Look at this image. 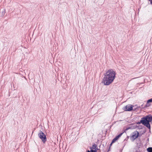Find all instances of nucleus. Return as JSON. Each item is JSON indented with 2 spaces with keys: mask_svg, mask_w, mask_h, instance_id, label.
<instances>
[{
  "mask_svg": "<svg viewBox=\"0 0 152 152\" xmlns=\"http://www.w3.org/2000/svg\"><path fill=\"white\" fill-rule=\"evenodd\" d=\"M27 39H28H28H28V38Z\"/></svg>",
  "mask_w": 152,
  "mask_h": 152,
  "instance_id": "33",
  "label": "nucleus"
},
{
  "mask_svg": "<svg viewBox=\"0 0 152 152\" xmlns=\"http://www.w3.org/2000/svg\"><path fill=\"white\" fill-rule=\"evenodd\" d=\"M136 133H137V134H138V136H139V137H140L143 134H142V133H140L139 132H138V131H136Z\"/></svg>",
  "mask_w": 152,
  "mask_h": 152,
  "instance_id": "14",
  "label": "nucleus"
},
{
  "mask_svg": "<svg viewBox=\"0 0 152 152\" xmlns=\"http://www.w3.org/2000/svg\"><path fill=\"white\" fill-rule=\"evenodd\" d=\"M31 38H30V41H31Z\"/></svg>",
  "mask_w": 152,
  "mask_h": 152,
  "instance_id": "30",
  "label": "nucleus"
},
{
  "mask_svg": "<svg viewBox=\"0 0 152 152\" xmlns=\"http://www.w3.org/2000/svg\"><path fill=\"white\" fill-rule=\"evenodd\" d=\"M121 136L119 134H118L112 140L115 143L119 139Z\"/></svg>",
  "mask_w": 152,
  "mask_h": 152,
  "instance_id": "10",
  "label": "nucleus"
},
{
  "mask_svg": "<svg viewBox=\"0 0 152 152\" xmlns=\"http://www.w3.org/2000/svg\"><path fill=\"white\" fill-rule=\"evenodd\" d=\"M136 132V131L132 133L129 136L130 139L132 142H134L136 139H137L139 137L138 134H137Z\"/></svg>",
  "mask_w": 152,
  "mask_h": 152,
  "instance_id": "6",
  "label": "nucleus"
},
{
  "mask_svg": "<svg viewBox=\"0 0 152 152\" xmlns=\"http://www.w3.org/2000/svg\"><path fill=\"white\" fill-rule=\"evenodd\" d=\"M90 150L87 149L86 152H97V151L99 150L97 147V144L95 143L93 144L92 146L90 147Z\"/></svg>",
  "mask_w": 152,
  "mask_h": 152,
  "instance_id": "5",
  "label": "nucleus"
},
{
  "mask_svg": "<svg viewBox=\"0 0 152 152\" xmlns=\"http://www.w3.org/2000/svg\"><path fill=\"white\" fill-rule=\"evenodd\" d=\"M147 151L148 152H152V147H149L147 149Z\"/></svg>",
  "mask_w": 152,
  "mask_h": 152,
  "instance_id": "13",
  "label": "nucleus"
},
{
  "mask_svg": "<svg viewBox=\"0 0 152 152\" xmlns=\"http://www.w3.org/2000/svg\"><path fill=\"white\" fill-rule=\"evenodd\" d=\"M103 74L102 83L105 86H109L114 81L116 77V73L113 69L107 70Z\"/></svg>",
  "mask_w": 152,
  "mask_h": 152,
  "instance_id": "1",
  "label": "nucleus"
},
{
  "mask_svg": "<svg viewBox=\"0 0 152 152\" xmlns=\"http://www.w3.org/2000/svg\"><path fill=\"white\" fill-rule=\"evenodd\" d=\"M129 136H127L126 138L124 139V141H127L129 138Z\"/></svg>",
  "mask_w": 152,
  "mask_h": 152,
  "instance_id": "19",
  "label": "nucleus"
},
{
  "mask_svg": "<svg viewBox=\"0 0 152 152\" xmlns=\"http://www.w3.org/2000/svg\"><path fill=\"white\" fill-rule=\"evenodd\" d=\"M135 107V106L134 107V108H136V107Z\"/></svg>",
  "mask_w": 152,
  "mask_h": 152,
  "instance_id": "31",
  "label": "nucleus"
},
{
  "mask_svg": "<svg viewBox=\"0 0 152 152\" xmlns=\"http://www.w3.org/2000/svg\"><path fill=\"white\" fill-rule=\"evenodd\" d=\"M150 1L151 4L152 5V0H151V1Z\"/></svg>",
  "mask_w": 152,
  "mask_h": 152,
  "instance_id": "26",
  "label": "nucleus"
},
{
  "mask_svg": "<svg viewBox=\"0 0 152 152\" xmlns=\"http://www.w3.org/2000/svg\"><path fill=\"white\" fill-rule=\"evenodd\" d=\"M129 125H128L126 127V129L127 130L129 129H134L138 127L137 125L133 126V125L129 126Z\"/></svg>",
  "mask_w": 152,
  "mask_h": 152,
  "instance_id": "9",
  "label": "nucleus"
},
{
  "mask_svg": "<svg viewBox=\"0 0 152 152\" xmlns=\"http://www.w3.org/2000/svg\"><path fill=\"white\" fill-rule=\"evenodd\" d=\"M136 140L138 142H141L140 137H138L137 139H136Z\"/></svg>",
  "mask_w": 152,
  "mask_h": 152,
  "instance_id": "17",
  "label": "nucleus"
},
{
  "mask_svg": "<svg viewBox=\"0 0 152 152\" xmlns=\"http://www.w3.org/2000/svg\"><path fill=\"white\" fill-rule=\"evenodd\" d=\"M152 116V115L151 114H150L143 116L141 118V120L139 121L130 124L129 126L133 125L135 124L140 125L142 124L144 126H145Z\"/></svg>",
  "mask_w": 152,
  "mask_h": 152,
  "instance_id": "2",
  "label": "nucleus"
},
{
  "mask_svg": "<svg viewBox=\"0 0 152 152\" xmlns=\"http://www.w3.org/2000/svg\"><path fill=\"white\" fill-rule=\"evenodd\" d=\"M127 131V129H126V128H124V129L123 130V132H120L119 134L121 135V136L125 132H126V131Z\"/></svg>",
  "mask_w": 152,
  "mask_h": 152,
  "instance_id": "12",
  "label": "nucleus"
},
{
  "mask_svg": "<svg viewBox=\"0 0 152 152\" xmlns=\"http://www.w3.org/2000/svg\"><path fill=\"white\" fill-rule=\"evenodd\" d=\"M138 129H142L144 127V126H142L141 125L138 126Z\"/></svg>",
  "mask_w": 152,
  "mask_h": 152,
  "instance_id": "15",
  "label": "nucleus"
},
{
  "mask_svg": "<svg viewBox=\"0 0 152 152\" xmlns=\"http://www.w3.org/2000/svg\"><path fill=\"white\" fill-rule=\"evenodd\" d=\"M152 121V116L150 118L149 120L146 124L145 126L147 127V128L149 129V131L150 132H151V126L150 124V122H151Z\"/></svg>",
  "mask_w": 152,
  "mask_h": 152,
  "instance_id": "8",
  "label": "nucleus"
},
{
  "mask_svg": "<svg viewBox=\"0 0 152 152\" xmlns=\"http://www.w3.org/2000/svg\"><path fill=\"white\" fill-rule=\"evenodd\" d=\"M144 129H143L142 132V134H144L145 133L146 131V129L145 127H144Z\"/></svg>",
  "mask_w": 152,
  "mask_h": 152,
  "instance_id": "16",
  "label": "nucleus"
},
{
  "mask_svg": "<svg viewBox=\"0 0 152 152\" xmlns=\"http://www.w3.org/2000/svg\"><path fill=\"white\" fill-rule=\"evenodd\" d=\"M34 40H35V39H34Z\"/></svg>",
  "mask_w": 152,
  "mask_h": 152,
  "instance_id": "34",
  "label": "nucleus"
},
{
  "mask_svg": "<svg viewBox=\"0 0 152 152\" xmlns=\"http://www.w3.org/2000/svg\"><path fill=\"white\" fill-rule=\"evenodd\" d=\"M151 39H152L151 38V39H150V40H151Z\"/></svg>",
  "mask_w": 152,
  "mask_h": 152,
  "instance_id": "32",
  "label": "nucleus"
},
{
  "mask_svg": "<svg viewBox=\"0 0 152 152\" xmlns=\"http://www.w3.org/2000/svg\"><path fill=\"white\" fill-rule=\"evenodd\" d=\"M137 105H134L131 104H128L124 107L122 109L125 111H134V107Z\"/></svg>",
  "mask_w": 152,
  "mask_h": 152,
  "instance_id": "4",
  "label": "nucleus"
},
{
  "mask_svg": "<svg viewBox=\"0 0 152 152\" xmlns=\"http://www.w3.org/2000/svg\"><path fill=\"white\" fill-rule=\"evenodd\" d=\"M116 123V122L115 121L114 122V123L113 124H112L110 126V128H111V127L113 126V124H115V123Z\"/></svg>",
  "mask_w": 152,
  "mask_h": 152,
  "instance_id": "21",
  "label": "nucleus"
},
{
  "mask_svg": "<svg viewBox=\"0 0 152 152\" xmlns=\"http://www.w3.org/2000/svg\"><path fill=\"white\" fill-rule=\"evenodd\" d=\"M110 151V147H109V148L107 150V152H109Z\"/></svg>",
  "mask_w": 152,
  "mask_h": 152,
  "instance_id": "22",
  "label": "nucleus"
},
{
  "mask_svg": "<svg viewBox=\"0 0 152 152\" xmlns=\"http://www.w3.org/2000/svg\"><path fill=\"white\" fill-rule=\"evenodd\" d=\"M100 145H99V147H100ZM99 148H100V147H99ZM99 148V150H98V152H101V150H100V148Z\"/></svg>",
  "mask_w": 152,
  "mask_h": 152,
  "instance_id": "25",
  "label": "nucleus"
},
{
  "mask_svg": "<svg viewBox=\"0 0 152 152\" xmlns=\"http://www.w3.org/2000/svg\"><path fill=\"white\" fill-rule=\"evenodd\" d=\"M38 136L41 140L42 142L44 144L47 141V138L46 135L41 130H40L38 134Z\"/></svg>",
  "mask_w": 152,
  "mask_h": 152,
  "instance_id": "3",
  "label": "nucleus"
},
{
  "mask_svg": "<svg viewBox=\"0 0 152 152\" xmlns=\"http://www.w3.org/2000/svg\"><path fill=\"white\" fill-rule=\"evenodd\" d=\"M34 130H33V131L32 132V134H33V132H34Z\"/></svg>",
  "mask_w": 152,
  "mask_h": 152,
  "instance_id": "29",
  "label": "nucleus"
},
{
  "mask_svg": "<svg viewBox=\"0 0 152 152\" xmlns=\"http://www.w3.org/2000/svg\"><path fill=\"white\" fill-rule=\"evenodd\" d=\"M136 108H134V111L137 112L139 110V109L141 108V107L140 106H138L137 105H136Z\"/></svg>",
  "mask_w": 152,
  "mask_h": 152,
  "instance_id": "11",
  "label": "nucleus"
},
{
  "mask_svg": "<svg viewBox=\"0 0 152 152\" xmlns=\"http://www.w3.org/2000/svg\"><path fill=\"white\" fill-rule=\"evenodd\" d=\"M136 144L135 148V149L136 150V152H142V148L143 147L142 143L140 142L139 144L138 143H136Z\"/></svg>",
  "mask_w": 152,
  "mask_h": 152,
  "instance_id": "7",
  "label": "nucleus"
},
{
  "mask_svg": "<svg viewBox=\"0 0 152 152\" xmlns=\"http://www.w3.org/2000/svg\"><path fill=\"white\" fill-rule=\"evenodd\" d=\"M149 1H151V0H149Z\"/></svg>",
  "mask_w": 152,
  "mask_h": 152,
  "instance_id": "35",
  "label": "nucleus"
},
{
  "mask_svg": "<svg viewBox=\"0 0 152 152\" xmlns=\"http://www.w3.org/2000/svg\"><path fill=\"white\" fill-rule=\"evenodd\" d=\"M114 142H113V141L112 140L110 143V144L109 145V147H111V146L113 144V143H114Z\"/></svg>",
  "mask_w": 152,
  "mask_h": 152,
  "instance_id": "18",
  "label": "nucleus"
},
{
  "mask_svg": "<svg viewBox=\"0 0 152 152\" xmlns=\"http://www.w3.org/2000/svg\"><path fill=\"white\" fill-rule=\"evenodd\" d=\"M107 130H106V133L107 132ZM106 133H105V136L106 135Z\"/></svg>",
  "mask_w": 152,
  "mask_h": 152,
  "instance_id": "28",
  "label": "nucleus"
},
{
  "mask_svg": "<svg viewBox=\"0 0 152 152\" xmlns=\"http://www.w3.org/2000/svg\"><path fill=\"white\" fill-rule=\"evenodd\" d=\"M125 145V144L124 145V146H123V147L122 149H121L120 150L119 152H122L123 149Z\"/></svg>",
  "mask_w": 152,
  "mask_h": 152,
  "instance_id": "20",
  "label": "nucleus"
},
{
  "mask_svg": "<svg viewBox=\"0 0 152 152\" xmlns=\"http://www.w3.org/2000/svg\"><path fill=\"white\" fill-rule=\"evenodd\" d=\"M149 137H147V140H146V141H147V142H149Z\"/></svg>",
  "mask_w": 152,
  "mask_h": 152,
  "instance_id": "24",
  "label": "nucleus"
},
{
  "mask_svg": "<svg viewBox=\"0 0 152 152\" xmlns=\"http://www.w3.org/2000/svg\"><path fill=\"white\" fill-rule=\"evenodd\" d=\"M55 40L56 43H57V44H58V43H56V39H55Z\"/></svg>",
  "mask_w": 152,
  "mask_h": 152,
  "instance_id": "27",
  "label": "nucleus"
},
{
  "mask_svg": "<svg viewBox=\"0 0 152 152\" xmlns=\"http://www.w3.org/2000/svg\"><path fill=\"white\" fill-rule=\"evenodd\" d=\"M144 104H142V105H141L140 106L141 107V109H143L142 108L144 107H143Z\"/></svg>",
  "mask_w": 152,
  "mask_h": 152,
  "instance_id": "23",
  "label": "nucleus"
}]
</instances>
